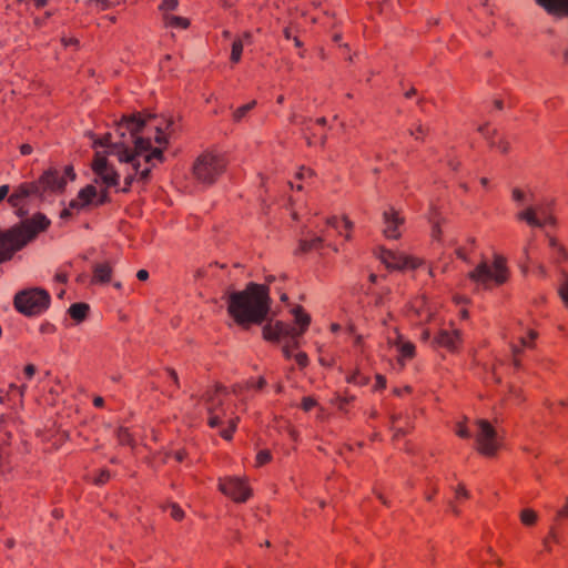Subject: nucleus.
<instances>
[{
    "label": "nucleus",
    "instance_id": "3",
    "mask_svg": "<svg viewBox=\"0 0 568 568\" xmlns=\"http://www.w3.org/2000/svg\"><path fill=\"white\" fill-rule=\"evenodd\" d=\"M74 179L75 173L72 166H65L63 172L57 169H49L37 182L20 184L14 192L9 195L8 202L13 207H19L23 205L24 201L29 197L42 200L47 191L61 192L64 190L68 180L73 181Z\"/></svg>",
    "mask_w": 568,
    "mask_h": 568
},
{
    "label": "nucleus",
    "instance_id": "14",
    "mask_svg": "<svg viewBox=\"0 0 568 568\" xmlns=\"http://www.w3.org/2000/svg\"><path fill=\"white\" fill-rule=\"evenodd\" d=\"M550 214L549 204H538L536 206H527L517 213V219L527 222L531 226L542 227L544 217Z\"/></svg>",
    "mask_w": 568,
    "mask_h": 568
},
{
    "label": "nucleus",
    "instance_id": "39",
    "mask_svg": "<svg viewBox=\"0 0 568 568\" xmlns=\"http://www.w3.org/2000/svg\"><path fill=\"white\" fill-rule=\"evenodd\" d=\"M9 388H10V393H11V394H17V396H18L19 398H22V396H23V394H24V390H26V385L17 386V385H14V384H11V385L9 386Z\"/></svg>",
    "mask_w": 568,
    "mask_h": 568
},
{
    "label": "nucleus",
    "instance_id": "45",
    "mask_svg": "<svg viewBox=\"0 0 568 568\" xmlns=\"http://www.w3.org/2000/svg\"><path fill=\"white\" fill-rule=\"evenodd\" d=\"M327 224L329 226H332L333 229H335L341 234L339 224H338V220L336 216L327 219Z\"/></svg>",
    "mask_w": 568,
    "mask_h": 568
},
{
    "label": "nucleus",
    "instance_id": "54",
    "mask_svg": "<svg viewBox=\"0 0 568 568\" xmlns=\"http://www.w3.org/2000/svg\"><path fill=\"white\" fill-rule=\"evenodd\" d=\"M313 174V172L307 169V170H303L301 171L298 174H297V178L298 179H306L307 176H311Z\"/></svg>",
    "mask_w": 568,
    "mask_h": 568
},
{
    "label": "nucleus",
    "instance_id": "57",
    "mask_svg": "<svg viewBox=\"0 0 568 568\" xmlns=\"http://www.w3.org/2000/svg\"><path fill=\"white\" fill-rule=\"evenodd\" d=\"M557 252H558V255H560L562 258L568 257V253L566 252V250L562 246H558Z\"/></svg>",
    "mask_w": 568,
    "mask_h": 568
},
{
    "label": "nucleus",
    "instance_id": "30",
    "mask_svg": "<svg viewBox=\"0 0 568 568\" xmlns=\"http://www.w3.org/2000/svg\"><path fill=\"white\" fill-rule=\"evenodd\" d=\"M240 418L239 417H235V418H232L230 420V428L229 429H223L221 430V436L226 439V440H230L232 438V435L234 433V430L236 429V426H237V423H239Z\"/></svg>",
    "mask_w": 568,
    "mask_h": 568
},
{
    "label": "nucleus",
    "instance_id": "52",
    "mask_svg": "<svg viewBox=\"0 0 568 568\" xmlns=\"http://www.w3.org/2000/svg\"><path fill=\"white\" fill-rule=\"evenodd\" d=\"M541 220H542V226L546 224L554 225L556 223L555 217L551 215V213Z\"/></svg>",
    "mask_w": 568,
    "mask_h": 568
},
{
    "label": "nucleus",
    "instance_id": "61",
    "mask_svg": "<svg viewBox=\"0 0 568 568\" xmlns=\"http://www.w3.org/2000/svg\"><path fill=\"white\" fill-rule=\"evenodd\" d=\"M62 41H63L64 45H70V44H77L78 43L77 39H65V38H63Z\"/></svg>",
    "mask_w": 568,
    "mask_h": 568
},
{
    "label": "nucleus",
    "instance_id": "64",
    "mask_svg": "<svg viewBox=\"0 0 568 568\" xmlns=\"http://www.w3.org/2000/svg\"><path fill=\"white\" fill-rule=\"evenodd\" d=\"M537 270H538V273L541 275V276H546L547 272H546V268L544 265L539 264L537 266Z\"/></svg>",
    "mask_w": 568,
    "mask_h": 568
},
{
    "label": "nucleus",
    "instance_id": "46",
    "mask_svg": "<svg viewBox=\"0 0 568 568\" xmlns=\"http://www.w3.org/2000/svg\"><path fill=\"white\" fill-rule=\"evenodd\" d=\"M36 373V366L32 364H29L24 367V374L28 378H31Z\"/></svg>",
    "mask_w": 568,
    "mask_h": 568
},
{
    "label": "nucleus",
    "instance_id": "50",
    "mask_svg": "<svg viewBox=\"0 0 568 568\" xmlns=\"http://www.w3.org/2000/svg\"><path fill=\"white\" fill-rule=\"evenodd\" d=\"M456 496L459 498V497H465V498H468L469 497V493L464 488V487H458L456 489Z\"/></svg>",
    "mask_w": 568,
    "mask_h": 568
},
{
    "label": "nucleus",
    "instance_id": "8",
    "mask_svg": "<svg viewBox=\"0 0 568 568\" xmlns=\"http://www.w3.org/2000/svg\"><path fill=\"white\" fill-rule=\"evenodd\" d=\"M225 168L224 160L212 153L200 155L193 165V175L197 182L211 185Z\"/></svg>",
    "mask_w": 568,
    "mask_h": 568
},
{
    "label": "nucleus",
    "instance_id": "40",
    "mask_svg": "<svg viewBox=\"0 0 568 568\" xmlns=\"http://www.w3.org/2000/svg\"><path fill=\"white\" fill-rule=\"evenodd\" d=\"M295 361L300 367H305L308 364V357L305 353L296 354Z\"/></svg>",
    "mask_w": 568,
    "mask_h": 568
},
{
    "label": "nucleus",
    "instance_id": "48",
    "mask_svg": "<svg viewBox=\"0 0 568 568\" xmlns=\"http://www.w3.org/2000/svg\"><path fill=\"white\" fill-rule=\"evenodd\" d=\"M557 516L568 518V497H567L565 506L557 511Z\"/></svg>",
    "mask_w": 568,
    "mask_h": 568
},
{
    "label": "nucleus",
    "instance_id": "56",
    "mask_svg": "<svg viewBox=\"0 0 568 568\" xmlns=\"http://www.w3.org/2000/svg\"><path fill=\"white\" fill-rule=\"evenodd\" d=\"M169 373H170V376L172 377V379H173L174 384H175L176 386H179V378H178V374H176V372H175V371H173V369H170V371H169Z\"/></svg>",
    "mask_w": 568,
    "mask_h": 568
},
{
    "label": "nucleus",
    "instance_id": "36",
    "mask_svg": "<svg viewBox=\"0 0 568 568\" xmlns=\"http://www.w3.org/2000/svg\"><path fill=\"white\" fill-rule=\"evenodd\" d=\"M110 478V473L105 469L101 470L99 475L94 478V483L97 485H103Z\"/></svg>",
    "mask_w": 568,
    "mask_h": 568
},
{
    "label": "nucleus",
    "instance_id": "2",
    "mask_svg": "<svg viewBox=\"0 0 568 568\" xmlns=\"http://www.w3.org/2000/svg\"><path fill=\"white\" fill-rule=\"evenodd\" d=\"M270 306L268 287L262 284L250 283L244 291L232 292L229 295L227 311L244 328L266 321Z\"/></svg>",
    "mask_w": 568,
    "mask_h": 568
},
{
    "label": "nucleus",
    "instance_id": "49",
    "mask_svg": "<svg viewBox=\"0 0 568 568\" xmlns=\"http://www.w3.org/2000/svg\"><path fill=\"white\" fill-rule=\"evenodd\" d=\"M20 152L22 155H29L32 152V146L30 144H22L20 146Z\"/></svg>",
    "mask_w": 568,
    "mask_h": 568
},
{
    "label": "nucleus",
    "instance_id": "35",
    "mask_svg": "<svg viewBox=\"0 0 568 568\" xmlns=\"http://www.w3.org/2000/svg\"><path fill=\"white\" fill-rule=\"evenodd\" d=\"M179 4L178 0H163L160 4V9L163 11L174 10Z\"/></svg>",
    "mask_w": 568,
    "mask_h": 568
},
{
    "label": "nucleus",
    "instance_id": "60",
    "mask_svg": "<svg viewBox=\"0 0 568 568\" xmlns=\"http://www.w3.org/2000/svg\"><path fill=\"white\" fill-rule=\"evenodd\" d=\"M103 398L102 397H95L94 400H93V404L95 407H102L103 406Z\"/></svg>",
    "mask_w": 568,
    "mask_h": 568
},
{
    "label": "nucleus",
    "instance_id": "47",
    "mask_svg": "<svg viewBox=\"0 0 568 568\" xmlns=\"http://www.w3.org/2000/svg\"><path fill=\"white\" fill-rule=\"evenodd\" d=\"M430 222L433 223V237L438 239V236L440 234L438 223L433 217L430 219Z\"/></svg>",
    "mask_w": 568,
    "mask_h": 568
},
{
    "label": "nucleus",
    "instance_id": "10",
    "mask_svg": "<svg viewBox=\"0 0 568 568\" xmlns=\"http://www.w3.org/2000/svg\"><path fill=\"white\" fill-rule=\"evenodd\" d=\"M92 170L95 174V182L103 183L106 187L116 186L119 184L120 175L112 165L108 162L106 158L99 152L92 163Z\"/></svg>",
    "mask_w": 568,
    "mask_h": 568
},
{
    "label": "nucleus",
    "instance_id": "4",
    "mask_svg": "<svg viewBox=\"0 0 568 568\" xmlns=\"http://www.w3.org/2000/svg\"><path fill=\"white\" fill-rule=\"evenodd\" d=\"M49 223V220L44 215L37 214L31 220L22 223L21 226L13 227L6 232L0 231V262L9 260L16 251L34 239Z\"/></svg>",
    "mask_w": 568,
    "mask_h": 568
},
{
    "label": "nucleus",
    "instance_id": "18",
    "mask_svg": "<svg viewBox=\"0 0 568 568\" xmlns=\"http://www.w3.org/2000/svg\"><path fill=\"white\" fill-rule=\"evenodd\" d=\"M460 341L459 332L440 331L436 337V343L449 351H455Z\"/></svg>",
    "mask_w": 568,
    "mask_h": 568
},
{
    "label": "nucleus",
    "instance_id": "32",
    "mask_svg": "<svg viewBox=\"0 0 568 568\" xmlns=\"http://www.w3.org/2000/svg\"><path fill=\"white\" fill-rule=\"evenodd\" d=\"M87 4H95L100 10H106L113 6L111 0H87Z\"/></svg>",
    "mask_w": 568,
    "mask_h": 568
},
{
    "label": "nucleus",
    "instance_id": "51",
    "mask_svg": "<svg viewBox=\"0 0 568 568\" xmlns=\"http://www.w3.org/2000/svg\"><path fill=\"white\" fill-rule=\"evenodd\" d=\"M385 385H386V379L383 376L377 375L376 376V388H383V387H385Z\"/></svg>",
    "mask_w": 568,
    "mask_h": 568
},
{
    "label": "nucleus",
    "instance_id": "26",
    "mask_svg": "<svg viewBox=\"0 0 568 568\" xmlns=\"http://www.w3.org/2000/svg\"><path fill=\"white\" fill-rule=\"evenodd\" d=\"M209 414L207 423L210 427L215 428L221 425L223 415H220L219 413H214V405H209V410H206Z\"/></svg>",
    "mask_w": 568,
    "mask_h": 568
},
{
    "label": "nucleus",
    "instance_id": "38",
    "mask_svg": "<svg viewBox=\"0 0 568 568\" xmlns=\"http://www.w3.org/2000/svg\"><path fill=\"white\" fill-rule=\"evenodd\" d=\"M118 438H119L120 443L123 445L131 443L130 434L128 433L126 429H119Z\"/></svg>",
    "mask_w": 568,
    "mask_h": 568
},
{
    "label": "nucleus",
    "instance_id": "44",
    "mask_svg": "<svg viewBox=\"0 0 568 568\" xmlns=\"http://www.w3.org/2000/svg\"><path fill=\"white\" fill-rule=\"evenodd\" d=\"M9 185L4 184L0 186V203L8 196L9 197Z\"/></svg>",
    "mask_w": 568,
    "mask_h": 568
},
{
    "label": "nucleus",
    "instance_id": "25",
    "mask_svg": "<svg viewBox=\"0 0 568 568\" xmlns=\"http://www.w3.org/2000/svg\"><path fill=\"white\" fill-rule=\"evenodd\" d=\"M165 24L171 28L186 29L189 27V20L178 16H165Z\"/></svg>",
    "mask_w": 568,
    "mask_h": 568
},
{
    "label": "nucleus",
    "instance_id": "34",
    "mask_svg": "<svg viewBox=\"0 0 568 568\" xmlns=\"http://www.w3.org/2000/svg\"><path fill=\"white\" fill-rule=\"evenodd\" d=\"M271 460V453L268 450H261L256 456V464L258 466L264 465Z\"/></svg>",
    "mask_w": 568,
    "mask_h": 568
},
{
    "label": "nucleus",
    "instance_id": "12",
    "mask_svg": "<svg viewBox=\"0 0 568 568\" xmlns=\"http://www.w3.org/2000/svg\"><path fill=\"white\" fill-rule=\"evenodd\" d=\"M95 197H98V191L94 185H87L81 189L78 193L77 199H73L68 209H64L61 213L62 217L71 215V210H82L91 204L95 205Z\"/></svg>",
    "mask_w": 568,
    "mask_h": 568
},
{
    "label": "nucleus",
    "instance_id": "58",
    "mask_svg": "<svg viewBox=\"0 0 568 568\" xmlns=\"http://www.w3.org/2000/svg\"><path fill=\"white\" fill-rule=\"evenodd\" d=\"M549 537H550L554 541L559 542V537H558V535H557V532H556V530H555L554 528H551V529H550Z\"/></svg>",
    "mask_w": 568,
    "mask_h": 568
},
{
    "label": "nucleus",
    "instance_id": "41",
    "mask_svg": "<svg viewBox=\"0 0 568 568\" xmlns=\"http://www.w3.org/2000/svg\"><path fill=\"white\" fill-rule=\"evenodd\" d=\"M109 201L108 192L102 191L101 193H98V197H95L94 202L95 205L104 204Z\"/></svg>",
    "mask_w": 568,
    "mask_h": 568
},
{
    "label": "nucleus",
    "instance_id": "19",
    "mask_svg": "<svg viewBox=\"0 0 568 568\" xmlns=\"http://www.w3.org/2000/svg\"><path fill=\"white\" fill-rule=\"evenodd\" d=\"M112 268L109 264H97L93 267L92 283L105 284L111 280Z\"/></svg>",
    "mask_w": 568,
    "mask_h": 568
},
{
    "label": "nucleus",
    "instance_id": "43",
    "mask_svg": "<svg viewBox=\"0 0 568 568\" xmlns=\"http://www.w3.org/2000/svg\"><path fill=\"white\" fill-rule=\"evenodd\" d=\"M457 435L462 438H468L470 437V432L465 426H459L456 430Z\"/></svg>",
    "mask_w": 568,
    "mask_h": 568
},
{
    "label": "nucleus",
    "instance_id": "6",
    "mask_svg": "<svg viewBox=\"0 0 568 568\" xmlns=\"http://www.w3.org/2000/svg\"><path fill=\"white\" fill-rule=\"evenodd\" d=\"M507 276L506 260L500 255L495 256L493 264L483 261L468 274L471 282L485 290L490 288L493 284L501 285L507 281Z\"/></svg>",
    "mask_w": 568,
    "mask_h": 568
},
{
    "label": "nucleus",
    "instance_id": "42",
    "mask_svg": "<svg viewBox=\"0 0 568 568\" xmlns=\"http://www.w3.org/2000/svg\"><path fill=\"white\" fill-rule=\"evenodd\" d=\"M315 404H316L315 400L310 397H305L303 399V408L306 412L311 410L315 406Z\"/></svg>",
    "mask_w": 568,
    "mask_h": 568
},
{
    "label": "nucleus",
    "instance_id": "62",
    "mask_svg": "<svg viewBox=\"0 0 568 568\" xmlns=\"http://www.w3.org/2000/svg\"><path fill=\"white\" fill-rule=\"evenodd\" d=\"M265 384H266L265 379L261 377V378L257 381V383H256L255 387H256L257 389H261V388H263V387H264V385H265Z\"/></svg>",
    "mask_w": 568,
    "mask_h": 568
},
{
    "label": "nucleus",
    "instance_id": "5",
    "mask_svg": "<svg viewBox=\"0 0 568 568\" xmlns=\"http://www.w3.org/2000/svg\"><path fill=\"white\" fill-rule=\"evenodd\" d=\"M295 323L300 326L295 328L284 322L275 321L268 322L263 327V336L265 339L271 342H280L282 338L294 339L301 336L308 327L311 317L306 314L302 307H295L293 310Z\"/></svg>",
    "mask_w": 568,
    "mask_h": 568
},
{
    "label": "nucleus",
    "instance_id": "59",
    "mask_svg": "<svg viewBox=\"0 0 568 568\" xmlns=\"http://www.w3.org/2000/svg\"><path fill=\"white\" fill-rule=\"evenodd\" d=\"M55 280H57L58 282L65 283V282H67V275H65V274H63V273H58V274L55 275Z\"/></svg>",
    "mask_w": 568,
    "mask_h": 568
},
{
    "label": "nucleus",
    "instance_id": "55",
    "mask_svg": "<svg viewBox=\"0 0 568 568\" xmlns=\"http://www.w3.org/2000/svg\"><path fill=\"white\" fill-rule=\"evenodd\" d=\"M244 43H251L252 42V34L250 32H244L243 37L241 38Z\"/></svg>",
    "mask_w": 568,
    "mask_h": 568
},
{
    "label": "nucleus",
    "instance_id": "63",
    "mask_svg": "<svg viewBox=\"0 0 568 568\" xmlns=\"http://www.w3.org/2000/svg\"><path fill=\"white\" fill-rule=\"evenodd\" d=\"M519 341H520L521 346H524V347H529L530 346V343H529V341L526 337L521 336L519 338Z\"/></svg>",
    "mask_w": 568,
    "mask_h": 568
},
{
    "label": "nucleus",
    "instance_id": "28",
    "mask_svg": "<svg viewBox=\"0 0 568 568\" xmlns=\"http://www.w3.org/2000/svg\"><path fill=\"white\" fill-rule=\"evenodd\" d=\"M255 104H256V102L252 101V102L244 104V105L240 106L239 109H236L233 113L234 121H236V122L241 121L245 116V114L255 106Z\"/></svg>",
    "mask_w": 568,
    "mask_h": 568
},
{
    "label": "nucleus",
    "instance_id": "16",
    "mask_svg": "<svg viewBox=\"0 0 568 568\" xmlns=\"http://www.w3.org/2000/svg\"><path fill=\"white\" fill-rule=\"evenodd\" d=\"M226 395V389L222 386H217L214 389H211L205 395V407L209 410V405H214V413H219L220 415L225 416L226 410L223 407L224 405V396Z\"/></svg>",
    "mask_w": 568,
    "mask_h": 568
},
{
    "label": "nucleus",
    "instance_id": "31",
    "mask_svg": "<svg viewBox=\"0 0 568 568\" xmlns=\"http://www.w3.org/2000/svg\"><path fill=\"white\" fill-rule=\"evenodd\" d=\"M170 515L175 520H181L184 517V511L178 504H171L169 506Z\"/></svg>",
    "mask_w": 568,
    "mask_h": 568
},
{
    "label": "nucleus",
    "instance_id": "22",
    "mask_svg": "<svg viewBox=\"0 0 568 568\" xmlns=\"http://www.w3.org/2000/svg\"><path fill=\"white\" fill-rule=\"evenodd\" d=\"M557 293L564 305L568 308V273L566 271L560 272V281L557 287Z\"/></svg>",
    "mask_w": 568,
    "mask_h": 568
},
{
    "label": "nucleus",
    "instance_id": "1",
    "mask_svg": "<svg viewBox=\"0 0 568 568\" xmlns=\"http://www.w3.org/2000/svg\"><path fill=\"white\" fill-rule=\"evenodd\" d=\"M172 125V119H163L160 122L151 113L148 115L132 114L124 116L116 125L115 133L120 138L119 141L112 142L111 133L94 140V146H108L110 153L116 155L120 162L131 165L133 172L126 174L122 192H128L134 181L146 183L151 172L149 163L154 159L163 160L162 149H152L151 142L154 140L159 145L166 144L164 129H170Z\"/></svg>",
    "mask_w": 568,
    "mask_h": 568
},
{
    "label": "nucleus",
    "instance_id": "17",
    "mask_svg": "<svg viewBox=\"0 0 568 568\" xmlns=\"http://www.w3.org/2000/svg\"><path fill=\"white\" fill-rule=\"evenodd\" d=\"M549 14H568V0H535Z\"/></svg>",
    "mask_w": 568,
    "mask_h": 568
},
{
    "label": "nucleus",
    "instance_id": "37",
    "mask_svg": "<svg viewBox=\"0 0 568 568\" xmlns=\"http://www.w3.org/2000/svg\"><path fill=\"white\" fill-rule=\"evenodd\" d=\"M513 199L519 203V204H524L525 201H526V195L523 191H520L519 189H514L513 190Z\"/></svg>",
    "mask_w": 568,
    "mask_h": 568
},
{
    "label": "nucleus",
    "instance_id": "24",
    "mask_svg": "<svg viewBox=\"0 0 568 568\" xmlns=\"http://www.w3.org/2000/svg\"><path fill=\"white\" fill-rule=\"evenodd\" d=\"M324 242L323 236H314L312 240L300 241L298 251L300 253H306L311 250L317 248Z\"/></svg>",
    "mask_w": 568,
    "mask_h": 568
},
{
    "label": "nucleus",
    "instance_id": "13",
    "mask_svg": "<svg viewBox=\"0 0 568 568\" xmlns=\"http://www.w3.org/2000/svg\"><path fill=\"white\" fill-rule=\"evenodd\" d=\"M381 260L386 267L392 270L416 268L418 266L416 260L390 250H383L381 253Z\"/></svg>",
    "mask_w": 568,
    "mask_h": 568
},
{
    "label": "nucleus",
    "instance_id": "21",
    "mask_svg": "<svg viewBox=\"0 0 568 568\" xmlns=\"http://www.w3.org/2000/svg\"><path fill=\"white\" fill-rule=\"evenodd\" d=\"M478 132L483 134V136L489 142L491 146H496L500 152L506 153L509 150V144L506 141H500L498 143H495L493 140V136L495 134V131H489L487 129V124L479 125Z\"/></svg>",
    "mask_w": 568,
    "mask_h": 568
},
{
    "label": "nucleus",
    "instance_id": "23",
    "mask_svg": "<svg viewBox=\"0 0 568 568\" xmlns=\"http://www.w3.org/2000/svg\"><path fill=\"white\" fill-rule=\"evenodd\" d=\"M88 311H89L88 304L75 303L70 306L69 314L73 320L81 322L85 318Z\"/></svg>",
    "mask_w": 568,
    "mask_h": 568
},
{
    "label": "nucleus",
    "instance_id": "27",
    "mask_svg": "<svg viewBox=\"0 0 568 568\" xmlns=\"http://www.w3.org/2000/svg\"><path fill=\"white\" fill-rule=\"evenodd\" d=\"M242 51H243V40L235 39L232 43L231 60L235 63L239 62L241 60Z\"/></svg>",
    "mask_w": 568,
    "mask_h": 568
},
{
    "label": "nucleus",
    "instance_id": "53",
    "mask_svg": "<svg viewBox=\"0 0 568 568\" xmlns=\"http://www.w3.org/2000/svg\"><path fill=\"white\" fill-rule=\"evenodd\" d=\"M136 277L140 280V281H145L149 278V273L148 271L145 270H140L138 273H136Z\"/></svg>",
    "mask_w": 568,
    "mask_h": 568
},
{
    "label": "nucleus",
    "instance_id": "9",
    "mask_svg": "<svg viewBox=\"0 0 568 568\" xmlns=\"http://www.w3.org/2000/svg\"><path fill=\"white\" fill-rule=\"evenodd\" d=\"M476 426L477 430L475 434V439L477 444V450L487 457L495 456L501 445L496 429L486 419H477Z\"/></svg>",
    "mask_w": 568,
    "mask_h": 568
},
{
    "label": "nucleus",
    "instance_id": "7",
    "mask_svg": "<svg viewBox=\"0 0 568 568\" xmlns=\"http://www.w3.org/2000/svg\"><path fill=\"white\" fill-rule=\"evenodd\" d=\"M50 295L42 288H30L18 293L14 297L17 310L28 316L42 313L49 307Z\"/></svg>",
    "mask_w": 568,
    "mask_h": 568
},
{
    "label": "nucleus",
    "instance_id": "29",
    "mask_svg": "<svg viewBox=\"0 0 568 568\" xmlns=\"http://www.w3.org/2000/svg\"><path fill=\"white\" fill-rule=\"evenodd\" d=\"M520 519L524 525H532L537 519V514L531 509H524L520 513Z\"/></svg>",
    "mask_w": 568,
    "mask_h": 568
},
{
    "label": "nucleus",
    "instance_id": "33",
    "mask_svg": "<svg viewBox=\"0 0 568 568\" xmlns=\"http://www.w3.org/2000/svg\"><path fill=\"white\" fill-rule=\"evenodd\" d=\"M292 344H286L282 347V352H283V355L286 357V358H291L293 355H292V348H296L297 347V338L294 339H291L288 338Z\"/></svg>",
    "mask_w": 568,
    "mask_h": 568
},
{
    "label": "nucleus",
    "instance_id": "20",
    "mask_svg": "<svg viewBox=\"0 0 568 568\" xmlns=\"http://www.w3.org/2000/svg\"><path fill=\"white\" fill-rule=\"evenodd\" d=\"M388 342L396 346L403 357L409 358L414 355L415 346L410 342L403 341L400 335L397 334L394 341L392 337H388Z\"/></svg>",
    "mask_w": 568,
    "mask_h": 568
},
{
    "label": "nucleus",
    "instance_id": "11",
    "mask_svg": "<svg viewBox=\"0 0 568 568\" xmlns=\"http://www.w3.org/2000/svg\"><path fill=\"white\" fill-rule=\"evenodd\" d=\"M219 488L224 495L231 497L233 500L237 503L245 501L251 495L250 488L239 477H229L225 479H221Z\"/></svg>",
    "mask_w": 568,
    "mask_h": 568
},
{
    "label": "nucleus",
    "instance_id": "15",
    "mask_svg": "<svg viewBox=\"0 0 568 568\" xmlns=\"http://www.w3.org/2000/svg\"><path fill=\"white\" fill-rule=\"evenodd\" d=\"M404 219L398 215L394 207H389L383 212V233L388 239H398L400 232L398 227L403 224Z\"/></svg>",
    "mask_w": 568,
    "mask_h": 568
}]
</instances>
